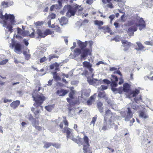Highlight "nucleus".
<instances>
[{
  "instance_id": "1",
  "label": "nucleus",
  "mask_w": 153,
  "mask_h": 153,
  "mask_svg": "<svg viewBox=\"0 0 153 153\" xmlns=\"http://www.w3.org/2000/svg\"><path fill=\"white\" fill-rule=\"evenodd\" d=\"M54 123L55 127H59L60 129H62L63 133L66 134L67 138H71V136L72 135L73 130L68 128L69 123L65 117H64L63 121L61 122L59 125L58 124L59 122L57 120H55Z\"/></svg>"
},
{
  "instance_id": "2",
  "label": "nucleus",
  "mask_w": 153,
  "mask_h": 153,
  "mask_svg": "<svg viewBox=\"0 0 153 153\" xmlns=\"http://www.w3.org/2000/svg\"><path fill=\"white\" fill-rule=\"evenodd\" d=\"M91 54V51L88 48H85L83 50L82 53V50L79 48H76L74 51V59L77 61L79 59L82 60L84 59L85 60L86 57L88 55Z\"/></svg>"
},
{
  "instance_id": "3",
  "label": "nucleus",
  "mask_w": 153,
  "mask_h": 153,
  "mask_svg": "<svg viewBox=\"0 0 153 153\" xmlns=\"http://www.w3.org/2000/svg\"><path fill=\"white\" fill-rule=\"evenodd\" d=\"M83 10V8L80 6L77 5L73 7L70 5H65L64 8V10H67L66 15L68 17L74 16L77 11L80 12L82 11Z\"/></svg>"
},
{
  "instance_id": "4",
  "label": "nucleus",
  "mask_w": 153,
  "mask_h": 153,
  "mask_svg": "<svg viewBox=\"0 0 153 153\" xmlns=\"http://www.w3.org/2000/svg\"><path fill=\"white\" fill-rule=\"evenodd\" d=\"M32 97L33 98V100L35 101L33 105L36 108L41 107L42 109L43 107L41 105L46 100V98L44 94L41 93L35 95L33 94Z\"/></svg>"
},
{
  "instance_id": "5",
  "label": "nucleus",
  "mask_w": 153,
  "mask_h": 153,
  "mask_svg": "<svg viewBox=\"0 0 153 153\" xmlns=\"http://www.w3.org/2000/svg\"><path fill=\"white\" fill-rule=\"evenodd\" d=\"M140 92V90L137 89H135L134 91H132L128 95V97L131 98L132 97H135L134 98V100L136 102L140 100H142V97L141 95H139L138 97H136V96L139 94Z\"/></svg>"
},
{
  "instance_id": "6",
  "label": "nucleus",
  "mask_w": 153,
  "mask_h": 153,
  "mask_svg": "<svg viewBox=\"0 0 153 153\" xmlns=\"http://www.w3.org/2000/svg\"><path fill=\"white\" fill-rule=\"evenodd\" d=\"M84 142H83V153H87L88 152L90 151L89 150V147L90 146L89 142V139L88 137L85 135L83 137Z\"/></svg>"
},
{
  "instance_id": "7",
  "label": "nucleus",
  "mask_w": 153,
  "mask_h": 153,
  "mask_svg": "<svg viewBox=\"0 0 153 153\" xmlns=\"http://www.w3.org/2000/svg\"><path fill=\"white\" fill-rule=\"evenodd\" d=\"M10 47L12 48H14V51L16 53L20 52L22 50V45L21 44L14 41L10 44Z\"/></svg>"
},
{
  "instance_id": "8",
  "label": "nucleus",
  "mask_w": 153,
  "mask_h": 153,
  "mask_svg": "<svg viewBox=\"0 0 153 153\" xmlns=\"http://www.w3.org/2000/svg\"><path fill=\"white\" fill-rule=\"evenodd\" d=\"M122 46L124 48V51H126L128 50L132 45V43L127 40L124 39L121 40Z\"/></svg>"
},
{
  "instance_id": "9",
  "label": "nucleus",
  "mask_w": 153,
  "mask_h": 153,
  "mask_svg": "<svg viewBox=\"0 0 153 153\" xmlns=\"http://www.w3.org/2000/svg\"><path fill=\"white\" fill-rule=\"evenodd\" d=\"M110 79L111 82V85L112 86H117L119 79L116 75L113 73Z\"/></svg>"
},
{
  "instance_id": "10",
  "label": "nucleus",
  "mask_w": 153,
  "mask_h": 153,
  "mask_svg": "<svg viewBox=\"0 0 153 153\" xmlns=\"http://www.w3.org/2000/svg\"><path fill=\"white\" fill-rule=\"evenodd\" d=\"M138 24H136L135 25L137 26V27L138 26L139 27V29L140 30L146 27V25L144 21L142 18H140L138 20Z\"/></svg>"
},
{
  "instance_id": "11",
  "label": "nucleus",
  "mask_w": 153,
  "mask_h": 153,
  "mask_svg": "<svg viewBox=\"0 0 153 153\" xmlns=\"http://www.w3.org/2000/svg\"><path fill=\"white\" fill-rule=\"evenodd\" d=\"M83 66L88 69L90 72L92 73L94 69L92 68V65L89 62L84 61L82 62Z\"/></svg>"
},
{
  "instance_id": "12",
  "label": "nucleus",
  "mask_w": 153,
  "mask_h": 153,
  "mask_svg": "<svg viewBox=\"0 0 153 153\" xmlns=\"http://www.w3.org/2000/svg\"><path fill=\"white\" fill-rule=\"evenodd\" d=\"M4 18L6 20L9 19L12 24H14L16 22L15 20V17L13 14H9L8 15L7 13H6L4 15Z\"/></svg>"
},
{
  "instance_id": "13",
  "label": "nucleus",
  "mask_w": 153,
  "mask_h": 153,
  "mask_svg": "<svg viewBox=\"0 0 153 153\" xmlns=\"http://www.w3.org/2000/svg\"><path fill=\"white\" fill-rule=\"evenodd\" d=\"M137 30V26L135 25L133 26H131L128 29L127 33L129 36H133L134 32L136 31Z\"/></svg>"
},
{
  "instance_id": "14",
  "label": "nucleus",
  "mask_w": 153,
  "mask_h": 153,
  "mask_svg": "<svg viewBox=\"0 0 153 153\" xmlns=\"http://www.w3.org/2000/svg\"><path fill=\"white\" fill-rule=\"evenodd\" d=\"M87 81L88 82L90 85H98L100 82V80L97 79H92L88 78Z\"/></svg>"
},
{
  "instance_id": "15",
  "label": "nucleus",
  "mask_w": 153,
  "mask_h": 153,
  "mask_svg": "<svg viewBox=\"0 0 153 153\" xmlns=\"http://www.w3.org/2000/svg\"><path fill=\"white\" fill-rule=\"evenodd\" d=\"M31 110L32 111L33 113L35 118L36 119L39 118V116L40 112V110L38 108L36 109L33 107L31 108Z\"/></svg>"
},
{
  "instance_id": "16",
  "label": "nucleus",
  "mask_w": 153,
  "mask_h": 153,
  "mask_svg": "<svg viewBox=\"0 0 153 153\" xmlns=\"http://www.w3.org/2000/svg\"><path fill=\"white\" fill-rule=\"evenodd\" d=\"M96 98V94H94L91 95L87 101V104L88 105H92L93 102L95 101Z\"/></svg>"
},
{
  "instance_id": "17",
  "label": "nucleus",
  "mask_w": 153,
  "mask_h": 153,
  "mask_svg": "<svg viewBox=\"0 0 153 153\" xmlns=\"http://www.w3.org/2000/svg\"><path fill=\"white\" fill-rule=\"evenodd\" d=\"M113 115V113L111 112V111L110 110H108L105 111L104 119H106L107 121V119L110 117L111 119H109V121L111 123L112 121L111 119L112 118Z\"/></svg>"
},
{
  "instance_id": "18",
  "label": "nucleus",
  "mask_w": 153,
  "mask_h": 153,
  "mask_svg": "<svg viewBox=\"0 0 153 153\" xmlns=\"http://www.w3.org/2000/svg\"><path fill=\"white\" fill-rule=\"evenodd\" d=\"M60 65V64L56 62L50 65V68L51 69H53L55 68L56 71H60V68H59Z\"/></svg>"
},
{
  "instance_id": "19",
  "label": "nucleus",
  "mask_w": 153,
  "mask_h": 153,
  "mask_svg": "<svg viewBox=\"0 0 153 153\" xmlns=\"http://www.w3.org/2000/svg\"><path fill=\"white\" fill-rule=\"evenodd\" d=\"M68 92V90L61 89L58 90L56 91V93L60 96H64L67 94Z\"/></svg>"
},
{
  "instance_id": "20",
  "label": "nucleus",
  "mask_w": 153,
  "mask_h": 153,
  "mask_svg": "<svg viewBox=\"0 0 153 153\" xmlns=\"http://www.w3.org/2000/svg\"><path fill=\"white\" fill-rule=\"evenodd\" d=\"M77 43L78 45L80 48V49L81 50H83L85 49V48L86 47L87 45L88 44V41H86L85 42H82L80 40L78 41L77 42Z\"/></svg>"
},
{
  "instance_id": "21",
  "label": "nucleus",
  "mask_w": 153,
  "mask_h": 153,
  "mask_svg": "<svg viewBox=\"0 0 153 153\" xmlns=\"http://www.w3.org/2000/svg\"><path fill=\"white\" fill-rule=\"evenodd\" d=\"M20 104L19 100L14 101L10 104V106L13 109L16 108Z\"/></svg>"
},
{
  "instance_id": "22",
  "label": "nucleus",
  "mask_w": 153,
  "mask_h": 153,
  "mask_svg": "<svg viewBox=\"0 0 153 153\" xmlns=\"http://www.w3.org/2000/svg\"><path fill=\"white\" fill-rule=\"evenodd\" d=\"M123 91L126 93H128L130 90V86L127 83H125L123 86Z\"/></svg>"
},
{
  "instance_id": "23",
  "label": "nucleus",
  "mask_w": 153,
  "mask_h": 153,
  "mask_svg": "<svg viewBox=\"0 0 153 153\" xmlns=\"http://www.w3.org/2000/svg\"><path fill=\"white\" fill-rule=\"evenodd\" d=\"M139 116L140 117L144 119L149 117V115L143 111H141L139 112Z\"/></svg>"
},
{
  "instance_id": "24",
  "label": "nucleus",
  "mask_w": 153,
  "mask_h": 153,
  "mask_svg": "<svg viewBox=\"0 0 153 153\" xmlns=\"http://www.w3.org/2000/svg\"><path fill=\"white\" fill-rule=\"evenodd\" d=\"M128 111H127V115L125 118L126 119H130L132 118L133 117V114L131 110V108H127Z\"/></svg>"
},
{
  "instance_id": "25",
  "label": "nucleus",
  "mask_w": 153,
  "mask_h": 153,
  "mask_svg": "<svg viewBox=\"0 0 153 153\" xmlns=\"http://www.w3.org/2000/svg\"><path fill=\"white\" fill-rule=\"evenodd\" d=\"M68 21V19L65 17H62L59 20L60 23L61 25H63L67 23Z\"/></svg>"
},
{
  "instance_id": "26",
  "label": "nucleus",
  "mask_w": 153,
  "mask_h": 153,
  "mask_svg": "<svg viewBox=\"0 0 153 153\" xmlns=\"http://www.w3.org/2000/svg\"><path fill=\"white\" fill-rule=\"evenodd\" d=\"M36 33L38 34V36L37 37V38H44V33H43L42 30L39 29H38L36 30Z\"/></svg>"
},
{
  "instance_id": "27",
  "label": "nucleus",
  "mask_w": 153,
  "mask_h": 153,
  "mask_svg": "<svg viewBox=\"0 0 153 153\" xmlns=\"http://www.w3.org/2000/svg\"><path fill=\"white\" fill-rule=\"evenodd\" d=\"M99 29L100 30H103L105 33H109L111 30V29L109 27L106 26L99 27Z\"/></svg>"
},
{
  "instance_id": "28",
  "label": "nucleus",
  "mask_w": 153,
  "mask_h": 153,
  "mask_svg": "<svg viewBox=\"0 0 153 153\" xmlns=\"http://www.w3.org/2000/svg\"><path fill=\"white\" fill-rule=\"evenodd\" d=\"M136 43L138 46V48H136V50L137 51H141L144 49V47L140 42H137Z\"/></svg>"
},
{
  "instance_id": "29",
  "label": "nucleus",
  "mask_w": 153,
  "mask_h": 153,
  "mask_svg": "<svg viewBox=\"0 0 153 153\" xmlns=\"http://www.w3.org/2000/svg\"><path fill=\"white\" fill-rule=\"evenodd\" d=\"M103 105L102 103L100 102H98L97 104V107L99 111L102 113L103 111V108L102 107Z\"/></svg>"
},
{
  "instance_id": "30",
  "label": "nucleus",
  "mask_w": 153,
  "mask_h": 153,
  "mask_svg": "<svg viewBox=\"0 0 153 153\" xmlns=\"http://www.w3.org/2000/svg\"><path fill=\"white\" fill-rule=\"evenodd\" d=\"M72 140L79 145L83 144L82 139L81 138H79L78 139H77L73 137L72 138Z\"/></svg>"
},
{
  "instance_id": "31",
  "label": "nucleus",
  "mask_w": 153,
  "mask_h": 153,
  "mask_svg": "<svg viewBox=\"0 0 153 153\" xmlns=\"http://www.w3.org/2000/svg\"><path fill=\"white\" fill-rule=\"evenodd\" d=\"M104 125L102 128V130L103 131H105L107 130L108 127V125L107 123V121L106 119H104Z\"/></svg>"
},
{
  "instance_id": "32",
  "label": "nucleus",
  "mask_w": 153,
  "mask_h": 153,
  "mask_svg": "<svg viewBox=\"0 0 153 153\" xmlns=\"http://www.w3.org/2000/svg\"><path fill=\"white\" fill-rule=\"evenodd\" d=\"M54 33L53 31H52L49 29H46L44 32V37H45L48 35H51Z\"/></svg>"
},
{
  "instance_id": "33",
  "label": "nucleus",
  "mask_w": 153,
  "mask_h": 153,
  "mask_svg": "<svg viewBox=\"0 0 153 153\" xmlns=\"http://www.w3.org/2000/svg\"><path fill=\"white\" fill-rule=\"evenodd\" d=\"M56 144H52L51 143H48L46 142L44 144V147L46 149H48L52 145L56 147Z\"/></svg>"
},
{
  "instance_id": "34",
  "label": "nucleus",
  "mask_w": 153,
  "mask_h": 153,
  "mask_svg": "<svg viewBox=\"0 0 153 153\" xmlns=\"http://www.w3.org/2000/svg\"><path fill=\"white\" fill-rule=\"evenodd\" d=\"M59 56L54 54H51L49 55L48 58L49 62H50L52 59L54 58H58Z\"/></svg>"
},
{
  "instance_id": "35",
  "label": "nucleus",
  "mask_w": 153,
  "mask_h": 153,
  "mask_svg": "<svg viewBox=\"0 0 153 153\" xmlns=\"http://www.w3.org/2000/svg\"><path fill=\"white\" fill-rule=\"evenodd\" d=\"M98 97L100 98H105L106 94L104 91H100L98 94Z\"/></svg>"
},
{
  "instance_id": "36",
  "label": "nucleus",
  "mask_w": 153,
  "mask_h": 153,
  "mask_svg": "<svg viewBox=\"0 0 153 153\" xmlns=\"http://www.w3.org/2000/svg\"><path fill=\"white\" fill-rule=\"evenodd\" d=\"M53 75V78L56 80H59L61 79L60 77L57 75V71L54 72L52 73Z\"/></svg>"
},
{
  "instance_id": "37",
  "label": "nucleus",
  "mask_w": 153,
  "mask_h": 153,
  "mask_svg": "<svg viewBox=\"0 0 153 153\" xmlns=\"http://www.w3.org/2000/svg\"><path fill=\"white\" fill-rule=\"evenodd\" d=\"M54 105H49L45 107V109L48 111H51L54 108Z\"/></svg>"
},
{
  "instance_id": "38",
  "label": "nucleus",
  "mask_w": 153,
  "mask_h": 153,
  "mask_svg": "<svg viewBox=\"0 0 153 153\" xmlns=\"http://www.w3.org/2000/svg\"><path fill=\"white\" fill-rule=\"evenodd\" d=\"M94 22L95 25L99 26L98 28L100 27H102L101 26L103 24V22L102 21H99L97 20L94 21Z\"/></svg>"
},
{
  "instance_id": "39",
  "label": "nucleus",
  "mask_w": 153,
  "mask_h": 153,
  "mask_svg": "<svg viewBox=\"0 0 153 153\" xmlns=\"http://www.w3.org/2000/svg\"><path fill=\"white\" fill-rule=\"evenodd\" d=\"M75 94V92L74 90H71V92L69 94V97L71 99H74V96Z\"/></svg>"
},
{
  "instance_id": "40",
  "label": "nucleus",
  "mask_w": 153,
  "mask_h": 153,
  "mask_svg": "<svg viewBox=\"0 0 153 153\" xmlns=\"http://www.w3.org/2000/svg\"><path fill=\"white\" fill-rule=\"evenodd\" d=\"M56 17L55 14L53 13L50 14L48 16V18L50 19H54Z\"/></svg>"
},
{
  "instance_id": "41",
  "label": "nucleus",
  "mask_w": 153,
  "mask_h": 153,
  "mask_svg": "<svg viewBox=\"0 0 153 153\" xmlns=\"http://www.w3.org/2000/svg\"><path fill=\"white\" fill-rule=\"evenodd\" d=\"M7 28L10 33L13 32V27L12 25L8 24L7 26Z\"/></svg>"
},
{
  "instance_id": "42",
  "label": "nucleus",
  "mask_w": 153,
  "mask_h": 153,
  "mask_svg": "<svg viewBox=\"0 0 153 153\" xmlns=\"http://www.w3.org/2000/svg\"><path fill=\"white\" fill-rule=\"evenodd\" d=\"M39 124V121L38 120H36L34 119L32 122V125L34 127L37 126Z\"/></svg>"
},
{
  "instance_id": "43",
  "label": "nucleus",
  "mask_w": 153,
  "mask_h": 153,
  "mask_svg": "<svg viewBox=\"0 0 153 153\" xmlns=\"http://www.w3.org/2000/svg\"><path fill=\"white\" fill-rule=\"evenodd\" d=\"M131 107L133 109L136 110H137L139 109V106L138 105L136 104H134L133 103L131 104Z\"/></svg>"
},
{
  "instance_id": "44",
  "label": "nucleus",
  "mask_w": 153,
  "mask_h": 153,
  "mask_svg": "<svg viewBox=\"0 0 153 153\" xmlns=\"http://www.w3.org/2000/svg\"><path fill=\"white\" fill-rule=\"evenodd\" d=\"M29 32L28 31H23L22 35L23 36H29Z\"/></svg>"
},
{
  "instance_id": "45",
  "label": "nucleus",
  "mask_w": 153,
  "mask_h": 153,
  "mask_svg": "<svg viewBox=\"0 0 153 153\" xmlns=\"http://www.w3.org/2000/svg\"><path fill=\"white\" fill-rule=\"evenodd\" d=\"M44 22L43 21H38L34 23V24L36 26H41L43 25Z\"/></svg>"
},
{
  "instance_id": "46",
  "label": "nucleus",
  "mask_w": 153,
  "mask_h": 153,
  "mask_svg": "<svg viewBox=\"0 0 153 153\" xmlns=\"http://www.w3.org/2000/svg\"><path fill=\"white\" fill-rule=\"evenodd\" d=\"M97 117H93L92 118V120L91 121L90 123V125L93 124V125H94L95 122L97 120Z\"/></svg>"
},
{
  "instance_id": "47",
  "label": "nucleus",
  "mask_w": 153,
  "mask_h": 153,
  "mask_svg": "<svg viewBox=\"0 0 153 153\" xmlns=\"http://www.w3.org/2000/svg\"><path fill=\"white\" fill-rule=\"evenodd\" d=\"M144 44L146 45H149L152 46L153 45V41H146L144 42Z\"/></svg>"
},
{
  "instance_id": "48",
  "label": "nucleus",
  "mask_w": 153,
  "mask_h": 153,
  "mask_svg": "<svg viewBox=\"0 0 153 153\" xmlns=\"http://www.w3.org/2000/svg\"><path fill=\"white\" fill-rule=\"evenodd\" d=\"M113 73L116 75V74H118L121 76H122V74H121V72L119 70V68H118L117 70L116 71H114Z\"/></svg>"
},
{
  "instance_id": "49",
  "label": "nucleus",
  "mask_w": 153,
  "mask_h": 153,
  "mask_svg": "<svg viewBox=\"0 0 153 153\" xmlns=\"http://www.w3.org/2000/svg\"><path fill=\"white\" fill-rule=\"evenodd\" d=\"M33 31L31 33V34L29 33V37L31 38H33L35 37V30L33 29H32Z\"/></svg>"
},
{
  "instance_id": "50",
  "label": "nucleus",
  "mask_w": 153,
  "mask_h": 153,
  "mask_svg": "<svg viewBox=\"0 0 153 153\" xmlns=\"http://www.w3.org/2000/svg\"><path fill=\"white\" fill-rule=\"evenodd\" d=\"M47 60V59L46 57L45 56H44V57L41 58L39 60V62L40 63H43L46 61Z\"/></svg>"
},
{
  "instance_id": "51",
  "label": "nucleus",
  "mask_w": 153,
  "mask_h": 153,
  "mask_svg": "<svg viewBox=\"0 0 153 153\" xmlns=\"http://www.w3.org/2000/svg\"><path fill=\"white\" fill-rule=\"evenodd\" d=\"M8 61V59H5L3 60L2 61L0 62V64L1 65H3L6 64Z\"/></svg>"
},
{
  "instance_id": "52",
  "label": "nucleus",
  "mask_w": 153,
  "mask_h": 153,
  "mask_svg": "<svg viewBox=\"0 0 153 153\" xmlns=\"http://www.w3.org/2000/svg\"><path fill=\"white\" fill-rule=\"evenodd\" d=\"M17 33H18V34H21L22 35V32H23V31L22 30V29L19 27H18L17 28Z\"/></svg>"
},
{
  "instance_id": "53",
  "label": "nucleus",
  "mask_w": 153,
  "mask_h": 153,
  "mask_svg": "<svg viewBox=\"0 0 153 153\" xmlns=\"http://www.w3.org/2000/svg\"><path fill=\"white\" fill-rule=\"evenodd\" d=\"M103 82L105 83L107 85H108L110 84L111 83V82L109 81V80L107 79H103Z\"/></svg>"
},
{
  "instance_id": "54",
  "label": "nucleus",
  "mask_w": 153,
  "mask_h": 153,
  "mask_svg": "<svg viewBox=\"0 0 153 153\" xmlns=\"http://www.w3.org/2000/svg\"><path fill=\"white\" fill-rule=\"evenodd\" d=\"M117 69L118 68H117L113 67L110 68L109 70L110 71H114H114H116L117 70Z\"/></svg>"
},
{
  "instance_id": "55",
  "label": "nucleus",
  "mask_w": 153,
  "mask_h": 153,
  "mask_svg": "<svg viewBox=\"0 0 153 153\" xmlns=\"http://www.w3.org/2000/svg\"><path fill=\"white\" fill-rule=\"evenodd\" d=\"M101 90H105L106 89L108 88V87L107 86L104 85H102L100 87Z\"/></svg>"
},
{
  "instance_id": "56",
  "label": "nucleus",
  "mask_w": 153,
  "mask_h": 153,
  "mask_svg": "<svg viewBox=\"0 0 153 153\" xmlns=\"http://www.w3.org/2000/svg\"><path fill=\"white\" fill-rule=\"evenodd\" d=\"M26 59L28 60L30 57V55L29 54H27V55L25 56Z\"/></svg>"
},
{
  "instance_id": "57",
  "label": "nucleus",
  "mask_w": 153,
  "mask_h": 153,
  "mask_svg": "<svg viewBox=\"0 0 153 153\" xmlns=\"http://www.w3.org/2000/svg\"><path fill=\"white\" fill-rule=\"evenodd\" d=\"M86 2L89 4H91L93 2V0H87Z\"/></svg>"
},
{
  "instance_id": "58",
  "label": "nucleus",
  "mask_w": 153,
  "mask_h": 153,
  "mask_svg": "<svg viewBox=\"0 0 153 153\" xmlns=\"http://www.w3.org/2000/svg\"><path fill=\"white\" fill-rule=\"evenodd\" d=\"M12 101V100H8L6 99H4V100L3 102L5 103H7V102H11Z\"/></svg>"
},
{
  "instance_id": "59",
  "label": "nucleus",
  "mask_w": 153,
  "mask_h": 153,
  "mask_svg": "<svg viewBox=\"0 0 153 153\" xmlns=\"http://www.w3.org/2000/svg\"><path fill=\"white\" fill-rule=\"evenodd\" d=\"M113 40L116 42L120 41V38L118 36H116L114 39Z\"/></svg>"
},
{
  "instance_id": "60",
  "label": "nucleus",
  "mask_w": 153,
  "mask_h": 153,
  "mask_svg": "<svg viewBox=\"0 0 153 153\" xmlns=\"http://www.w3.org/2000/svg\"><path fill=\"white\" fill-rule=\"evenodd\" d=\"M123 88L122 87L119 88L117 90V91H118V92L119 93L121 94L122 93L123 91Z\"/></svg>"
},
{
  "instance_id": "61",
  "label": "nucleus",
  "mask_w": 153,
  "mask_h": 153,
  "mask_svg": "<svg viewBox=\"0 0 153 153\" xmlns=\"http://www.w3.org/2000/svg\"><path fill=\"white\" fill-rule=\"evenodd\" d=\"M109 4L107 5V7L111 8H112L114 7V6L111 3H109Z\"/></svg>"
},
{
  "instance_id": "62",
  "label": "nucleus",
  "mask_w": 153,
  "mask_h": 153,
  "mask_svg": "<svg viewBox=\"0 0 153 153\" xmlns=\"http://www.w3.org/2000/svg\"><path fill=\"white\" fill-rule=\"evenodd\" d=\"M115 17V16L114 15H110L109 17V18L111 19V21H112Z\"/></svg>"
},
{
  "instance_id": "63",
  "label": "nucleus",
  "mask_w": 153,
  "mask_h": 153,
  "mask_svg": "<svg viewBox=\"0 0 153 153\" xmlns=\"http://www.w3.org/2000/svg\"><path fill=\"white\" fill-rule=\"evenodd\" d=\"M28 120H34V119L33 118V117L32 115L30 114L29 115V117H28Z\"/></svg>"
},
{
  "instance_id": "64",
  "label": "nucleus",
  "mask_w": 153,
  "mask_h": 153,
  "mask_svg": "<svg viewBox=\"0 0 153 153\" xmlns=\"http://www.w3.org/2000/svg\"><path fill=\"white\" fill-rule=\"evenodd\" d=\"M34 127L37 130L39 131H40L42 130V128L40 126H36Z\"/></svg>"
}]
</instances>
